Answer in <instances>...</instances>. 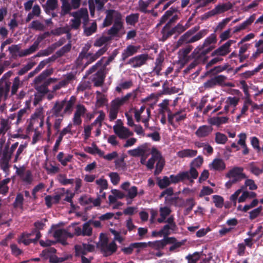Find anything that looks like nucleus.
<instances>
[{
	"label": "nucleus",
	"mask_w": 263,
	"mask_h": 263,
	"mask_svg": "<svg viewBox=\"0 0 263 263\" xmlns=\"http://www.w3.org/2000/svg\"><path fill=\"white\" fill-rule=\"evenodd\" d=\"M64 101H56L50 110V115L47 117L46 119L47 133L48 136H50L51 133V123L50 121V119H52L53 120V127L55 130L59 132V129L61 128L62 122L63 120L65 115L64 111H62V109L64 108Z\"/></svg>",
	"instance_id": "nucleus-1"
},
{
	"label": "nucleus",
	"mask_w": 263,
	"mask_h": 263,
	"mask_svg": "<svg viewBox=\"0 0 263 263\" xmlns=\"http://www.w3.org/2000/svg\"><path fill=\"white\" fill-rule=\"evenodd\" d=\"M136 97V93L132 92L127 93L122 97H118L110 102V108L108 109V117L110 121L115 120L119 112L120 107L127 103L130 99H134Z\"/></svg>",
	"instance_id": "nucleus-2"
},
{
	"label": "nucleus",
	"mask_w": 263,
	"mask_h": 263,
	"mask_svg": "<svg viewBox=\"0 0 263 263\" xmlns=\"http://www.w3.org/2000/svg\"><path fill=\"white\" fill-rule=\"evenodd\" d=\"M151 157L148 160L147 168L152 170L156 162V168L154 172L155 175H159L162 171L165 165L164 159L161 153L156 147H153L151 150Z\"/></svg>",
	"instance_id": "nucleus-3"
},
{
	"label": "nucleus",
	"mask_w": 263,
	"mask_h": 263,
	"mask_svg": "<svg viewBox=\"0 0 263 263\" xmlns=\"http://www.w3.org/2000/svg\"><path fill=\"white\" fill-rule=\"evenodd\" d=\"M70 14L73 17L70 21L71 29H78L81 22H82L83 26H85L89 21L88 12L86 8H81L78 11L70 13Z\"/></svg>",
	"instance_id": "nucleus-4"
},
{
	"label": "nucleus",
	"mask_w": 263,
	"mask_h": 263,
	"mask_svg": "<svg viewBox=\"0 0 263 263\" xmlns=\"http://www.w3.org/2000/svg\"><path fill=\"white\" fill-rule=\"evenodd\" d=\"M97 247L105 256L109 255L116 251L117 247L115 241L108 243V238L106 235L101 234L100 240L97 243Z\"/></svg>",
	"instance_id": "nucleus-5"
},
{
	"label": "nucleus",
	"mask_w": 263,
	"mask_h": 263,
	"mask_svg": "<svg viewBox=\"0 0 263 263\" xmlns=\"http://www.w3.org/2000/svg\"><path fill=\"white\" fill-rule=\"evenodd\" d=\"M243 172V168L240 167H235L230 170L227 174V177L229 178V180L226 184L227 187L229 188L232 184L246 179L247 176Z\"/></svg>",
	"instance_id": "nucleus-6"
},
{
	"label": "nucleus",
	"mask_w": 263,
	"mask_h": 263,
	"mask_svg": "<svg viewBox=\"0 0 263 263\" xmlns=\"http://www.w3.org/2000/svg\"><path fill=\"white\" fill-rule=\"evenodd\" d=\"M18 145V142L13 144L11 147L7 148L4 150L0 158V165L1 168L6 173L9 171V162L11 158V156L14 151L16 149Z\"/></svg>",
	"instance_id": "nucleus-7"
},
{
	"label": "nucleus",
	"mask_w": 263,
	"mask_h": 263,
	"mask_svg": "<svg viewBox=\"0 0 263 263\" xmlns=\"http://www.w3.org/2000/svg\"><path fill=\"white\" fill-rule=\"evenodd\" d=\"M216 42L217 36L216 34L212 33L211 34H210V36H209L205 39L201 46L198 47L196 49H195V50L192 53V56L193 57V58H196V57L198 56V54H199L200 51L201 49H203L204 47H209L207 50H203L201 51V53L205 54L213 49V47L211 46V45L212 44H215Z\"/></svg>",
	"instance_id": "nucleus-8"
},
{
	"label": "nucleus",
	"mask_w": 263,
	"mask_h": 263,
	"mask_svg": "<svg viewBox=\"0 0 263 263\" xmlns=\"http://www.w3.org/2000/svg\"><path fill=\"white\" fill-rule=\"evenodd\" d=\"M57 250L54 248H49L44 250L41 254V256L44 259H49L51 263H59L63 262L67 259V257H58L56 255Z\"/></svg>",
	"instance_id": "nucleus-9"
},
{
	"label": "nucleus",
	"mask_w": 263,
	"mask_h": 263,
	"mask_svg": "<svg viewBox=\"0 0 263 263\" xmlns=\"http://www.w3.org/2000/svg\"><path fill=\"white\" fill-rule=\"evenodd\" d=\"M239 101V98L237 97L230 96L227 97L224 102L223 111L219 112V114H228L229 112L232 114H234Z\"/></svg>",
	"instance_id": "nucleus-10"
},
{
	"label": "nucleus",
	"mask_w": 263,
	"mask_h": 263,
	"mask_svg": "<svg viewBox=\"0 0 263 263\" xmlns=\"http://www.w3.org/2000/svg\"><path fill=\"white\" fill-rule=\"evenodd\" d=\"M233 5L229 2L226 3L218 4L213 9L205 13L203 15V18L206 19L210 17L222 13L231 9Z\"/></svg>",
	"instance_id": "nucleus-11"
},
{
	"label": "nucleus",
	"mask_w": 263,
	"mask_h": 263,
	"mask_svg": "<svg viewBox=\"0 0 263 263\" xmlns=\"http://www.w3.org/2000/svg\"><path fill=\"white\" fill-rule=\"evenodd\" d=\"M167 118L168 123L172 126L175 127L176 123H179L186 119V114L185 109H181L174 113H172L171 111H169Z\"/></svg>",
	"instance_id": "nucleus-12"
},
{
	"label": "nucleus",
	"mask_w": 263,
	"mask_h": 263,
	"mask_svg": "<svg viewBox=\"0 0 263 263\" xmlns=\"http://www.w3.org/2000/svg\"><path fill=\"white\" fill-rule=\"evenodd\" d=\"M61 13L64 15L70 13L72 9H77L81 6V0H61Z\"/></svg>",
	"instance_id": "nucleus-13"
},
{
	"label": "nucleus",
	"mask_w": 263,
	"mask_h": 263,
	"mask_svg": "<svg viewBox=\"0 0 263 263\" xmlns=\"http://www.w3.org/2000/svg\"><path fill=\"white\" fill-rule=\"evenodd\" d=\"M114 132L121 139H126L133 135V133L128 128L123 126V123L121 120H118L116 124L113 126Z\"/></svg>",
	"instance_id": "nucleus-14"
},
{
	"label": "nucleus",
	"mask_w": 263,
	"mask_h": 263,
	"mask_svg": "<svg viewBox=\"0 0 263 263\" xmlns=\"http://www.w3.org/2000/svg\"><path fill=\"white\" fill-rule=\"evenodd\" d=\"M16 173L20 176L21 179L25 184H31L33 180L32 172L30 170H27L24 166L17 167L15 165Z\"/></svg>",
	"instance_id": "nucleus-15"
},
{
	"label": "nucleus",
	"mask_w": 263,
	"mask_h": 263,
	"mask_svg": "<svg viewBox=\"0 0 263 263\" xmlns=\"http://www.w3.org/2000/svg\"><path fill=\"white\" fill-rule=\"evenodd\" d=\"M49 32H47L39 35L36 41L29 48L20 52V57H25L34 52L37 49L40 43L42 41V40L49 35Z\"/></svg>",
	"instance_id": "nucleus-16"
},
{
	"label": "nucleus",
	"mask_w": 263,
	"mask_h": 263,
	"mask_svg": "<svg viewBox=\"0 0 263 263\" xmlns=\"http://www.w3.org/2000/svg\"><path fill=\"white\" fill-rule=\"evenodd\" d=\"M236 41L233 40H230L224 44L215 49L211 54V56H218L221 58L227 55L231 52L230 47L235 43Z\"/></svg>",
	"instance_id": "nucleus-17"
},
{
	"label": "nucleus",
	"mask_w": 263,
	"mask_h": 263,
	"mask_svg": "<svg viewBox=\"0 0 263 263\" xmlns=\"http://www.w3.org/2000/svg\"><path fill=\"white\" fill-rule=\"evenodd\" d=\"M179 12L178 8L171 7L168 10H167L165 13L162 15L160 20L159 24L164 23L168 19L172 16L169 20L166 26H168L172 23L175 22L178 19V16L177 15H174V13Z\"/></svg>",
	"instance_id": "nucleus-18"
},
{
	"label": "nucleus",
	"mask_w": 263,
	"mask_h": 263,
	"mask_svg": "<svg viewBox=\"0 0 263 263\" xmlns=\"http://www.w3.org/2000/svg\"><path fill=\"white\" fill-rule=\"evenodd\" d=\"M94 245L89 243H82L76 245L74 246L76 256H81L86 255L88 252H91L95 250Z\"/></svg>",
	"instance_id": "nucleus-19"
},
{
	"label": "nucleus",
	"mask_w": 263,
	"mask_h": 263,
	"mask_svg": "<svg viewBox=\"0 0 263 263\" xmlns=\"http://www.w3.org/2000/svg\"><path fill=\"white\" fill-rule=\"evenodd\" d=\"M105 13L106 17L103 23L104 27L110 26L114 20L115 21L122 16L120 13L114 10H107Z\"/></svg>",
	"instance_id": "nucleus-20"
},
{
	"label": "nucleus",
	"mask_w": 263,
	"mask_h": 263,
	"mask_svg": "<svg viewBox=\"0 0 263 263\" xmlns=\"http://www.w3.org/2000/svg\"><path fill=\"white\" fill-rule=\"evenodd\" d=\"M74 79L75 75L72 73L70 72L66 74L64 76L63 80L53 87V91H56L62 88L66 87L67 85L72 83Z\"/></svg>",
	"instance_id": "nucleus-21"
},
{
	"label": "nucleus",
	"mask_w": 263,
	"mask_h": 263,
	"mask_svg": "<svg viewBox=\"0 0 263 263\" xmlns=\"http://www.w3.org/2000/svg\"><path fill=\"white\" fill-rule=\"evenodd\" d=\"M181 181L189 180L191 183L194 182V179L197 178L198 173L196 168L191 167L189 171H185L179 173Z\"/></svg>",
	"instance_id": "nucleus-22"
},
{
	"label": "nucleus",
	"mask_w": 263,
	"mask_h": 263,
	"mask_svg": "<svg viewBox=\"0 0 263 263\" xmlns=\"http://www.w3.org/2000/svg\"><path fill=\"white\" fill-rule=\"evenodd\" d=\"M130 185L129 182H125L121 185V188L126 192V197L127 199H133L138 195V189L136 186L130 187Z\"/></svg>",
	"instance_id": "nucleus-23"
},
{
	"label": "nucleus",
	"mask_w": 263,
	"mask_h": 263,
	"mask_svg": "<svg viewBox=\"0 0 263 263\" xmlns=\"http://www.w3.org/2000/svg\"><path fill=\"white\" fill-rule=\"evenodd\" d=\"M148 59V55L146 54L138 55L131 58L128 62L133 68H137L144 65Z\"/></svg>",
	"instance_id": "nucleus-24"
},
{
	"label": "nucleus",
	"mask_w": 263,
	"mask_h": 263,
	"mask_svg": "<svg viewBox=\"0 0 263 263\" xmlns=\"http://www.w3.org/2000/svg\"><path fill=\"white\" fill-rule=\"evenodd\" d=\"M176 239L174 237H167L161 240H157L154 242H149L147 244L152 248L156 250L163 249L167 243H174Z\"/></svg>",
	"instance_id": "nucleus-25"
},
{
	"label": "nucleus",
	"mask_w": 263,
	"mask_h": 263,
	"mask_svg": "<svg viewBox=\"0 0 263 263\" xmlns=\"http://www.w3.org/2000/svg\"><path fill=\"white\" fill-rule=\"evenodd\" d=\"M73 236V235L72 234L68 233L64 229L57 230L53 234V236L63 245H67L66 240L68 237L71 238Z\"/></svg>",
	"instance_id": "nucleus-26"
},
{
	"label": "nucleus",
	"mask_w": 263,
	"mask_h": 263,
	"mask_svg": "<svg viewBox=\"0 0 263 263\" xmlns=\"http://www.w3.org/2000/svg\"><path fill=\"white\" fill-rule=\"evenodd\" d=\"M193 49V46L191 45H187L184 48L180 49L178 52L179 62L182 64H184L186 63L190 59L188 56L189 53Z\"/></svg>",
	"instance_id": "nucleus-27"
},
{
	"label": "nucleus",
	"mask_w": 263,
	"mask_h": 263,
	"mask_svg": "<svg viewBox=\"0 0 263 263\" xmlns=\"http://www.w3.org/2000/svg\"><path fill=\"white\" fill-rule=\"evenodd\" d=\"M197 30V29L195 28L194 30L191 29L181 35L176 43V48H179L183 44L190 43L191 35Z\"/></svg>",
	"instance_id": "nucleus-28"
},
{
	"label": "nucleus",
	"mask_w": 263,
	"mask_h": 263,
	"mask_svg": "<svg viewBox=\"0 0 263 263\" xmlns=\"http://www.w3.org/2000/svg\"><path fill=\"white\" fill-rule=\"evenodd\" d=\"M163 61V57L161 54H159L156 59L155 66L151 72L152 74H156L157 76L162 75L161 71L162 69Z\"/></svg>",
	"instance_id": "nucleus-29"
},
{
	"label": "nucleus",
	"mask_w": 263,
	"mask_h": 263,
	"mask_svg": "<svg viewBox=\"0 0 263 263\" xmlns=\"http://www.w3.org/2000/svg\"><path fill=\"white\" fill-rule=\"evenodd\" d=\"M53 72L52 68L47 69L44 70L39 76L36 77L33 81L34 85L43 84L46 80V79Z\"/></svg>",
	"instance_id": "nucleus-30"
},
{
	"label": "nucleus",
	"mask_w": 263,
	"mask_h": 263,
	"mask_svg": "<svg viewBox=\"0 0 263 263\" xmlns=\"http://www.w3.org/2000/svg\"><path fill=\"white\" fill-rule=\"evenodd\" d=\"M61 101H64V113L65 114H70L73 109V107L76 102V98L74 96H71L69 100L66 99Z\"/></svg>",
	"instance_id": "nucleus-31"
},
{
	"label": "nucleus",
	"mask_w": 263,
	"mask_h": 263,
	"mask_svg": "<svg viewBox=\"0 0 263 263\" xmlns=\"http://www.w3.org/2000/svg\"><path fill=\"white\" fill-rule=\"evenodd\" d=\"M123 28V22L122 21V16L118 20L114 21L113 26L108 30V34L112 36H115Z\"/></svg>",
	"instance_id": "nucleus-32"
},
{
	"label": "nucleus",
	"mask_w": 263,
	"mask_h": 263,
	"mask_svg": "<svg viewBox=\"0 0 263 263\" xmlns=\"http://www.w3.org/2000/svg\"><path fill=\"white\" fill-rule=\"evenodd\" d=\"M123 28V22L122 21V16L118 20L114 21L113 26L108 30V34L112 36H115Z\"/></svg>",
	"instance_id": "nucleus-33"
},
{
	"label": "nucleus",
	"mask_w": 263,
	"mask_h": 263,
	"mask_svg": "<svg viewBox=\"0 0 263 263\" xmlns=\"http://www.w3.org/2000/svg\"><path fill=\"white\" fill-rule=\"evenodd\" d=\"M139 49V46L133 45L128 46L126 48L123 50L122 53V60L123 61H125L127 58L137 53Z\"/></svg>",
	"instance_id": "nucleus-34"
},
{
	"label": "nucleus",
	"mask_w": 263,
	"mask_h": 263,
	"mask_svg": "<svg viewBox=\"0 0 263 263\" xmlns=\"http://www.w3.org/2000/svg\"><path fill=\"white\" fill-rule=\"evenodd\" d=\"M213 128L211 126L202 125L200 126L195 132L196 135L199 138L208 136L212 132Z\"/></svg>",
	"instance_id": "nucleus-35"
},
{
	"label": "nucleus",
	"mask_w": 263,
	"mask_h": 263,
	"mask_svg": "<svg viewBox=\"0 0 263 263\" xmlns=\"http://www.w3.org/2000/svg\"><path fill=\"white\" fill-rule=\"evenodd\" d=\"M98 59V57L95 53H88L87 54L85 55L83 59H80V60L78 61V63L79 65H84V67H85Z\"/></svg>",
	"instance_id": "nucleus-36"
},
{
	"label": "nucleus",
	"mask_w": 263,
	"mask_h": 263,
	"mask_svg": "<svg viewBox=\"0 0 263 263\" xmlns=\"http://www.w3.org/2000/svg\"><path fill=\"white\" fill-rule=\"evenodd\" d=\"M255 19V14H253V15H251L248 19H247L242 23H241L239 25L235 26L234 27V32L235 33H236V32H238L241 30L245 29L254 21Z\"/></svg>",
	"instance_id": "nucleus-37"
},
{
	"label": "nucleus",
	"mask_w": 263,
	"mask_h": 263,
	"mask_svg": "<svg viewBox=\"0 0 263 263\" xmlns=\"http://www.w3.org/2000/svg\"><path fill=\"white\" fill-rule=\"evenodd\" d=\"M210 169L215 171H222L226 167L223 161L220 159H215L209 164Z\"/></svg>",
	"instance_id": "nucleus-38"
},
{
	"label": "nucleus",
	"mask_w": 263,
	"mask_h": 263,
	"mask_svg": "<svg viewBox=\"0 0 263 263\" xmlns=\"http://www.w3.org/2000/svg\"><path fill=\"white\" fill-rule=\"evenodd\" d=\"M63 44L62 41H59V42L52 45L51 46L47 48L46 49L41 51L39 52L36 56H47L52 53L55 48Z\"/></svg>",
	"instance_id": "nucleus-39"
},
{
	"label": "nucleus",
	"mask_w": 263,
	"mask_h": 263,
	"mask_svg": "<svg viewBox=\"0 0 263 263\" xmlns=\"http://www.w3.org/2000/svg\"><path fill=\"white\" fill-rule=\"evenodd\" d=\"M229 118L227 117H216L209 119V123L211 125L219 126L228 122Z\"/></svg>",
	"instance_id": "nucleus-40"
},
{
	"label": "nucleus",
	"mask_w": 263,
	"mask_h": 263,
	"mask_svg": "<svg viewBox=\"0 0 263 263\" xmlns=\"http://www.w3.org/2000/svg\"><path fill=\"white\" fill-rule=\"evenodd\" d=\"M23 82L18 77H16L12 81V85L11 89V95L14 96L16 94L18 89L23 86Z\"/></svg>",
	"instance_id": "nucleus-41"
},
{
	"label": "nucleus",
	"mask_w": 263,
	"mask_h": 263,
	"mask_svg": "<svg viewBox=\"0 0 263 263\" xmlns=\"http://www.w3.org/2000/svg\"><path fill=\"white\" fill-rule=\"evenodd\" d=\"M197 154V151L196 150L184 149L183 150L179 151L177 153V156L180 158H192L196 156Z\"/></svg>",
	"instance_id": "nucleus-42"
},
{
	"label": "nucleus",
	"mask_w": 263,
	"mask_h": 263,
	"mask_svg": "<svg viewBox=\"0 0 263 263\" xmlns=\"http://www.w3.org/2000/svg\"><path fill=\"white\" fill-rule=\"evenodd\" d=\"M73 156L70 154L65 155L63 152H60L57 155L58 161L63 166H66L68 162H70Z\"/></svg>",
	"instance_id": "nucleus-43"
},
{
	"label": "nucleus",
	"mask_w": 263,
	"mask_h": 263,
	"mask_svg": "<svg viewBox=\"0 0 263 263\" xmlns=\"http://www.w3.org/2000/svg\"><path fill=\"white\" fill-rule=\"evenodd\" d=\"M11 122L8 119H2L0 121V134H5L10 129Z\"/></svg>",
	"instance_id": "nucleus-44"
},
{
	"label": "nucleus",
	"mask_w": 263,
	"mask_h": 263,
	"mask_svg": "<svg viewBox=\"0 0 263 263\" xmlns=\"http://www.w3.org/2000/svg\"><path fill=\"white\" fill-rule=\"evenodd\" d=\"M176 230V228L171 227L170 225L165 224L160 231L158 232V234L159 236H163L165 238L168 235H170L172 232H174Z\"/></svg>",
	"instance_id": "nucleus-45"
},
{
	"label": "nucleus",
	"mask_w": 263,
	"mask_h": 263,
	"mask_svg": "<svg viewBox=\"0 0 263 263\" xmlns=\"http://www.w3.org/2000/svg\"><path fill=\"white\" fill-rule=\"evenodd\" d=\"M188 28V26L186 25L183 26L180 23H178L175 27L167 32V36H171L173 34H180L185 31Z\"/></svg>",
	"instance_id": "nucleus-46"
},
{
	"label": "nucleus",
	"mask_w": 263,
	"mask_h": 263,
	"mask_svg": "<svg viewBox=\"0 0 263 263\" xmlns=\"http://www.w3.org/2000/svg\"><path fill=\"white\" fill-rule=\"evenodd\" d=\"M111 40V37L109 36H102L98 39H97L94 44L93 45L97 47H100L102 46H104L105 45H107V43Z\"/></svg>",
	"instance_id": "nucleus-47"
},
{
	"label": "nucleus",
	"mask_w": 263,
	"mask_h": 263,
	"mask_svg": "<svg viewBox=\"0 0 263 263\" xmlns=\"http://www.w3.org/2000/svg\"><path fill=\"white\" fill-rule=\"evenodd\" d=\"M58 181L63 185L72 184L74 182L73 179L67 178L66 175L60 174L57 176Z\"/></svg>",
	"instance_id": "nucleus-48"
},
{
	"label": "nucleus",
	"mask_w": 263,
	"mask_h": 263,
	"mask_svg": "<svg viewBox=\"0 0 263 263\" xmlns=\"http://www.w3.org/2000/svg\"><path fill=\"white\" fill-rule=\"evenodd\" d=\"M133 85V82L131 80L121 82L116 87V90L118 92H121L122 90L127 89L130 88Z\"/></svg>",
	"instance_id": "nucleus-49"
},
{
	"label": "nucleus",
	"mask_w": 263,
	"mask_h": 263,
	"mask_svg": "<svg viewBox=\"0 0 263 263\" xmlns=\"http://www.w3.org/2000/svg\"><path fill=\"white\" fill-rule=\"evenodd\" d=\"M146 145V144H144L135 149L129 150L128 151V154L133 157L140 156L143 154Z\"/></svg>",
	"instance_id": "nucleus-50"
},
{
	"label": "nucleus",
	"mask_w": 263,
	"mask_h": 263,
	"mask_svg": "<svg viewBox=\"0 0 263 263\" xmlns=\"http://www.w3.org/2000/svg\"><path fill=\"white\" fill-rule=\"evenodd\" d=\"M58 0H47L45 6L46 12L55 10L58 6Z\"/></svg>",
	"instance_id": "nucleus-51"
},
{
	"label": "nucleus",
	"mask_w": 263,
	"mask_h": 263,
	"mask_svg": "<svg viewBox=\"0 0 263 263\" xmlns=\"http://www.w3.org/2000/svg\"><path fill=\"white\" fill-rule=\"evenodd\" d=\"M158 185L160 189H164L171 184V181L170 178L167 176H164L163 178H157Z\"/></svg>",
	"instance_id": "nucleus-52"
},
{
	"label": "nucleus",
	"mask_w": 263,
	"mask_h": 263,
	"mask_svg": "<svg viewBox=\"0 0 263 263\" xmlns=\"http://www.w3.org/2000/svg\"><path fill=\"white\" fill-rule=\"evenodd\" d=\"M170 100L168 99H164L161 103L159 104V112L161 114H164L165 111L169 114V111H171L168 108Z\"/></svg>",
	"instance_id": "nucleus-53"
},
{
	"label": "nucleus",
	"mask_w": 263,
	"mask_h": 263,
	"mask_svg": "<svg viewBox=\"0 0 263 263\" xmlns=\"http://www.w3.org/2000/svg\"><path fill=\"white\" fill-rule=\"evenodd\" d=\"M85 151L92 155L98 154L99 156H103V152L95 144H92L90 147H86Z\"/></svg>",
	"instance_id": "nucleus-54"
},
{
	"label": "nucleus",
	"mask_w": 263,
	"mask_h": 263,
	"mask_svg": "<svg viewBox=\"0 0 263 263\" xmlns=\"http://www.w3.org/2000/svg\"><path fill=\"white\" fill-rule=\"evenodd\" d=\"M96 183L98 185L100 193H101L103 191L108 188V182L104 178H101L96 180Z\"/></svg>",
	"instance_id": "nucleus-55"
},
{
	"label": "nucleus",
	"mask_w": 263,
	"mask_h": 263,
	"mask_svg": "<svg viewBox=\"0 0 263 263\" xmlns=\"http://www.w3.org/2000/svg\"><path fill=\"white\" fill-rule=\"evenodd\" d=\"M253 105V102L250 97H246L243 102V106L241 109V115H247V111L249 109V107Z\"/></svg>",
	"instance_id": "nucleus-56"
},
{
	"label": "nucleus",
	"mask_w": 263,
	"mask_h": 263,
	"mask_svg": "<svg viewBox=\"0 0 263 263\" xmlns=\"http://www.w3.org/2000/svg\"><path fill=\"white\" fill-rule=\"evenodd\" d=\"M215 140L217 144H224L227 141L228 138L224 134L217 132L215 134Z\"/></svg>",
	"instance_id": "nucleus-57"
},
{
	"label": "nucleus",
	"mask_w": 263,
	"mask_h": 263,
	"mask_svg": "<svg viewBox=\"0 0 263 263\" xmlns=\"http://www.w3.org/2000/svg\"><path fill=\"white\" fill-rule=\"evenodd\" d=\"M97 25L96 22L91 23L90 26H84V33L86 36H90L97 30Z\"/></svg>",
	"instance_id": "nucleus-58"
},
{
	"label": "nucleus",
	"mask_w": 263,
	"mask_h": 263,
	"mask_svg": "<svg viewBox=\"0 0 263 263\" xmlns=\"http://www.w3.org/2000/svg\"><path fill=\"white\" fill-rule=\"evenodd\" d=\"M97 101L96 104L98 106H101L104 105L107 102V99L105 95H103L101 92L97 91Z\"/></svg>",
	"instance_id": "nucleus-59"
},
{
	"label": "nucleus",
	"mask_w": 263,
	"mask_h": 263,
	"mask_svg": "<svg viewBox=\"0 0 263 263\" xmlns=\"http://www.w3.org/2000/svg\"><path fill=\"white\" fill-rule=\"evenodd\" d=\"M10 181V178H6L0 181V194H6L9 190L7 184Z\"/></svg>",
	"instance_id": "nucleus-60"
},
{
	"label": "nucleus",
	"mask_w": 263,
	"mask_h": 263,
	"mask_svg": "<svg viewBox=\"0 0 263 263\" xmlns=\"http://www.w3.org/2000/svg\"><path fill=\"white\" fill-rule=\"evenodd\" d=\"M49 85L47 84L46 81L43 82V84H38V85H34V88L40 93L45 94L48 92V86Z\"/></svg>",
	"instance_id": "nucleus-61"
},
{
	"label": "nucleus",
	"mask_w": 263,
	"mask_h": 263,
	"mask_svg": "<svg viewBox=\"0 0 263 263\" xmlns=\"http://www.w3.org/2000/svg\"><path fill=\"white\" fill-rule=\"evenodd\" d=\"M29 28L36 30L42 31L45 29V26L43 23L36 20L32 21Z\"/></svg>",
	"instance_id": "nucleus-62"
},
{
	"label": "nucleus",
	"mask_w": 263,
	"mask_h": 263,
	"mask_svg": "<svg viewBox=\"0 0 263 263\" xmlns=\"http://www.w3.org/2000/svg\"><path fill=\"white\" fill-rule=\"evenodd\" d=\"M27 145V144H21L19 146L18 149L16 151L15 154L14 155V162H17L18 160H20L22 158V157L21 156L23 154L24 151L26 148Z\"/></svg>",
	"instance_id": "nucleus-63"
},
{
	"label": "nucleus",
	"mask_w": 263,
	"mask_h": 263,
	"mask_svg": "<svg viewBox=\"0 0 263 263\" xmlns=\"http://www.w3.org/2000/svg\"><path fill=\"white\" fill-rule=\"evenodd\" d=\"M208 33V31L205 29L202 30L198 32L194 36L191 35V38L190 40V43L195 42L203 36H204Z\"/></svg>",
	"instance_id": "nucleus-64"
}]
</instances>
